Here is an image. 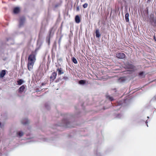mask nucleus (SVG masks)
I'll list each match as a JSON object with an SVG mask.
<instances>
[{
  "label": "nucleus",
  "instance_id": "f257e3e1",
  "mask_svg": "<svg viewBox=\"0 0 156 156\" xmlns=\"http://www.w3.org/2000/svg\"><path fill=\"white\" fill-rule=\"evenodd\" d=\"M36 61L35 56L34 55L31 54L30 55L28 59L27 66L28 69L30 71L33 68V66Z\"/></svg>",
  "mask_w": 156,
  "mask_h": 156
},
{
  "label": "nucleus",
  "instance_id": "f03ea898",
  "mask_svg": "<svg viewBox=\"0 0 156 156\" xmlns=\"http://www.w3.org/2000/svg\"><path fill=\"white\" fill-rule=\"evenodd\" d=\"M116 56L119 58H123L125 57V55L122 53H119L116 54Z\"/></svg>",
  "mask_w": 156,
  "mask_h": 156
},
{
  "label": "nucleus",
  "instance_id": "7ed1b4c3",
  "mask_svg": "<svg viewBox=\"0 0 156 156\" xmlns=\"http://www.w3.org/2000/svg\"><path fill=\"white\" fill-rule=\"evenodd\" d=\"M21 123L23 125H26L29 123V121L27 118H23L21 120Z\"/></svg>",
  "mask_w": 156,
  "mask_h": 156
},
{
  "label": "nucleus",
  "instance_id": "20e7f679",
  "mask_svg": "<svg viewBox=\"0 0 156 156\" xmlns=\"http://www.w3.org/2000/svg\"><path fill=\"white\" fill-rule=\"evenodd\" d=\"M20 11V8L18 7H16L14 8L13 12L15 14L18 13Z\"/></svg>",
  "mask_w": 156,
  "mask_h": 156
},
{
  "label": "nucleus",
  "instance_id": "39448f33",
  "mask_svg": "<svg viewBox=\"0 0 156 156\" xmlns=\"http://www.w3.org/2000/svg\"><path fill=\"white\" fill-rule=\"evenodd\" d=\"M6 71L5 70H3L0 72V77L3 78L5 74Z\"/></svg>",
  "mask_w": 156,
  "mask_h": 156
},
{
  "label": "nucleus",
  "instance_id": "423d86ee",
  "mask_svg": "<svg viewBox=\"0 0 156 156\" xmlns=\"http://www.w3.org/2000/svg\"><path fill=\"white\" fill-rule=\"evenodd\" d=\"M56 76L57 73L55 72H53V73L51 75V78L53 80H54Z\"/></svg>",
  "mask_w": 156,
  "mask_h": 156
},
{
  "label": "nucleus",
  "instance_id": "0eeeda50",
  "mask_svg": "<svg viewBox=\"0 0 156 156\" xmlns=\"http://www.w3.org/2000/svg\"><path fill=\"white\" fill-rule=\"evenodd\" d=\"M95 34L96 37L99 38L100 37L101 34H100L99 30L97 29L96 30Z\"/></svg>",
  "mask_w": 156,
  "mask_h": 156
},
{
  "label": "nucleus",
  "instance_id": "6e6552de",
  "mask_svg": "<svg viewBox=\"0 0 156 156\" xmlns=\"http://www.w3.org/2000/svg\"><path fill=\"white\" fill-rule=\"evenodd\" d=\"M75 21L77 23H79L80 22V19L78 16H76L75 18Z\"/></svg>",
  "mask_w": 156,
  "mask_h": 156
},
{
  "label": "nucleus",
  "instance_id": "1a4fd4ad",
  "mask_svg": "<svg viewBox=\"0 0 156 156\" xmlns=\"http://www.w3.org/2000/svg\"><path fill=\"white\" fill-rule=\"evenodd\" d=\"M129 14L128 13H126L125 15V18L126 20V22L129 21Z\"/></svg>",
  "mask_w": 156,
  "mask_h": 156
},
{
  "label": "nucleus",
  "instance_id": "9d476101",
  "mask_svg": "<svg viewBox=\"0 0 156 156\" xmlns=\"http://www.w3.org/2000/svg\"><path fill=\"white\" fill-rule=\"evenodd\" d=\"M86 82L85 80H81L79 81V83L81 85H84L86 83Z\"/></svg>",
  "mask_w": 156,
  "mask_h": 156
},
{
  "label": "nucleus",
  "instance_id": "9b49d317",
  "mask_svg": "<svg viewBox=\"0 0 156 156\" xmlns=\"http://www.w3.org/2000/svg\"><path fill=\"white\" fill-rule=\"evenodd\" d=\"M25 87L24 85H23L21 86L19 89V90L20 91L22 92L23 91L24 89H25Z\"/></svg>",
  "mask_w": 156,
  "mask_h": 156
},
{
  "label": "nucleus",
  "instance_id": "f8f14e48",
  "mask_svg": "<svg viewBox=\"0 0 156 156\" xmlns=\"http://www.w3.org/2000/svg\"><path fill=\"white\" fill-rule=\"evenodd\" d=\"M57 70L58 71V74H62L63 73V72L62 71V69L61 68L58 69H57Z\"/></svg>",
  "mask_w": 156,
  "mask_h": 156
},
{
  "label": "nucleus",
  "instance_id": "ddd939ff",
  "mask_svg": "<svg viewBox=\"0 0 156 156\" xmlns=\"http://www.w3.org/2000/svg\"><path fill=\"white\" fill-rule=\"evenodd\" d=\"M139 75L140 77L142 78L144 77L145 75L144 72H142L140 73Z\"/></svg>",
  "mask_w": 156,
  "mask_h": 156
},
{
  "label": "nucleus",
  "instance_id": "4468645a",
  "mask_svg": "<svg viewBox=\"0 0 156 156\" xmlns=\"http://www.w3.org/2000/svg\"><path fill=\"white\" fill-rule=\"evenodd\" d=\"M17 83L18 85H21L23 83V81L22 80L20 79L17 81Z\"/></svg>",
  "mask_w": 156,
  "mask_h": 156
},
{
  "label": "nucleus",
  "instance_id": "2eb2a0df",
  "mask_svg": "<svg viewBox=\"0 0 156 156\" xmlns=\"http://www.w3.org/2000/svg\"><path fill=\"white\" fill-rule=\"evenodd\" d=\"M4 127V124L0 122V129H3Z\"/></svg>",
  "mask_w": 156,
  "mask_h": 156
},
{
  "label": "nucleus",
  "instance_id": "dca6fc26",
  "mask_svg": "<svg viewBox=\"0 0 156 156\" xmlns=\"http://www.w3.org/2000/svg\"><path fill=\"white\" fill-rule=\"evenodd\" d=\"M18 134L20 137H21L23 135V133L22 131H20L19 132Z\"/></svg>",
  "mask_w": 156,
  "mask_h": 156
},
{
  "label": "nucleus",
  "instance_id": "f3484780",
  "mask_svg": "<svg viewBox=\"0 0 156 156\" xmlns=\"http://www.w3.org/2000/svg\"><path fill=\"white\" fill-rule=\"evenodd\" d=\"M72 61L75 64H77V62L76 60V59L74 58H72Z\"/></svg>",
  "mask_w": 156,
  "mask_h": 156
},
{
  "label": "nucleus",
  "instance_id": "a211bd4d",
  "mask_svg": "<svg viewBox=\"0 0 156 156\" xmlns=\"http://www.w3.org/2000/svg\"><path fill=\"white\" fill-rule=\"evenodd\" d=\"M88 6V4L87 3H85L83 5V7L84 8H86Z\"/></svg>",
  "mask_w": 156,
  "mask_h": 156
},
{
  "label": "nucleus",
  "instance_id": "6ab92c4d",
  "mask_svg": "<svg viewBox=\"0 0 156 156\" xmlns=\"http://www.w3.org/2000/svg\"><path fill=\"white\" fill-rule=\"evenodd\" d=\"M109 99L111 100V101H112L113 100V99H112V97H109Z\"/></svg>",
  "mask_w": 156,
  "mask_h": 156
},
{
  "label": "nucleus",
  "instance_id": "aec40b11",
  "mask_svg": "<svg viewBox=\"0 0 156 156\" xmlns=\"http://www.w3.org/2000/svg\"><path fill=\"white\" fill-rule=\"evenodd\" d=\"M77 11H79V7H77Z\"/></svg>",
  "mask_w": 156,
  "mask_h": 156
}]
</instances>
